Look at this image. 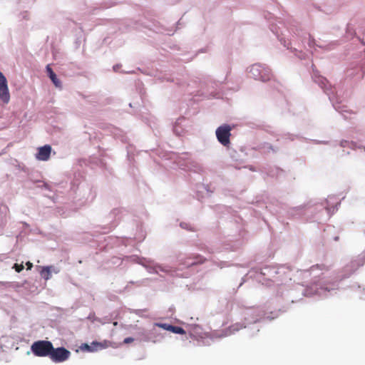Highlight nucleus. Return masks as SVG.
<instances>
[{
  "label": "nucleus",
  "instance_id": "f257e3e1",
  "mask_svg": "<svg viewBox=\"0 0 365 365\" xmlns=\"http://www.w3.org/2000/svg\"><path fill=\"white\" fill-rule=\"evenodd\" d=\"M52 344L49 341H37L32 344L31 349L34 354L38 357L49 356L52 350Z\"/></svg>",
  "mask_w": 365,
  "mask_h": 365
},
{
  "label": "nucleus",
  "instance_id": "f03ea898",
  "mask_svg": "<svg viewBox=\"0 0 365 365\" xmlns=\"http://www.w3.org/2000/svg\"><path fill=\"white\" fill-rule=\"evenodd\" d=\"M71 351L63 346L54 348L50 352L49 358L54 363H61L69 359Z\"/></svg>",
  "mask_w": 365,
  "mask_h": 365
},
{
  "label": "nucleus",
  "instance_id": "7ed1b4c3",
  "mask_svg": "<svg viewBox=\"0 0 365 365\" xmlns=\"http://www.w3.org/2000/svg\"><path fill=\"white\" fill-rule=\"evenodd\" d=\"M230 131L231 128L227 124H224L217 128V139L222 145L227 146L230 144Z\"/></svg>",
  "mask_w": 365,
  "mask_h": 365
},
{
  "label": "nucleus",
  "instance_id": "20e7f679",
  "mask_svg": "<svg viewBox=\"0 0 365 365\" xmlns=\"http://www.w3.org/2000/svg\"><path fill=\"white\" fill-rule=\"evenodd\" d=\"M0 99L4 103H8L10 101V93L7 84V80L4 74L0 71Z\"/></svg>",
  "mask_w": 365,
  "mask_h": 365
},
{
  "label": "nucleus",
  "instance_id": "39448f33",
  "mask_svg": "<svg viewBox=\"0 0 365 365\" xmlns=\"http://www.w3.org/2000/svg\"><path fill=\"white\" fill-rule=\"evenodd\" d=\"M51 147L49 145H45L38 148L36 154V158L41 161H47L50 158Z\"/></svg>",
  "mask_w": 365,
  "mask_h": 365
},
{
  "label": "nucleus",
  "instance_id": "423d86ee",
  "mask_svg": "<svg viewBox=\"0 0 365 365\" xmlns=\"http://www.w3.org/2000/svg\"><path fill=\"white\" fill-rule=\"evenodd\" d=\"M245 328V326L243 324L240 323H235L234 324H232L228 328L225 329L223 331V336H227L231 334H234L237 331Z\"/></svg>",
  "mask_w": 365,
  "mask_h": 365
},
{
  "label": "nucleus",
  "instance_id": "0eeeda50",
  "mask_svg": "<svg viewBox=\"0 0 365 365\" xmlns=\"http://www.w3.org/2000/svg\"><path fill=\"white\" fill-rule=\"evenodd\" d=\"M46 72L51 82L53 83V85L57 87H61V82L56 78V74L54 73L49 65L46 66Z\"/></svg>",
  "mask_w": 365,
  "mask_h": 365
},
{
  "label": "nucleus",
  "instance_id": "6e6552de",
  "mask_svg": "<svg viewBox=\"0 0 365 365\" xmlns=\"http://www.w3.org/2000/svg\"><path fill=\"white\" fill-rule=\"evenodd\" d=\"M261 66L258 64L253 65L250 68V73L252 74L253 77L255 79H260L262 81H264V79L261 76L259 73Z\"/></svg>",
  "mask_w": 365,
  "mask_h": 365
},
{
  "label": "nucleus",
  "instance_id": "1a4fd4ad",
  "mask_svg": "<svg viewBox=\"0 0 365 365\" xmlns=\"http://www.w3.org/2000/svg\"><path fill=\"white\" fill-rule=\"evenodd\" d=\"M41 276L45 279L48 280L51 278V274L50 271V268L48 267H44L42 268L41 271Z\"/></svg>",
  "mask_w": 365,
  "mask_h": 365
},
{
  "label": "nucleus",
  "instance_id": "9d476101",
  "mask_svg": "<svg viewBox=\"0 0 365 365\" xmlns=\"http://www.w3.org/2000/svg\"><path fill=\"white\" fill-rule=\"evenodd\" d=\"M155 326L160 327L169 331H171L173 327V325L166 323H155Z\"/></svg>",
  "mask_w": 365,
  "mask_h": 365
},
{
  "label": "nucleus",
  "instance_id": "9b49d317",
  "mask_svg": "<svg viewBox=\"0 0 365 365\" xmlns=\"http://www.w3.org/2000/svg\"><path fill=\"white\" fill-rule=\"evenodd\" d=\"M171 332H173L174 334H185V331L184 330L183 328H182L180 327H177V326H173Z\"/></svg>",
  "mask_w": 365,
  "mask_h": 365
},
{
  "label": "nucleus",
  "instance_id": "f8f14e48",
  "mask_svg": "<svg viewBox=\"0 0 365 365\" xmlns=\"http://www.w3.org/2000/svg\"><path fill=\"white\" fill-rule=\"evenodd\" d=\"M194 261L187 262V265L192 266V265L197 264L199 263H202L205 261V258H200V257H196Z\"/></svg>",
  "mask_w": 365,
  "mask_h": 365
},
{
  "label": "nucleus",
  "instance_id": "ddd939ff",
  "mask_svg": "<svg viewBox=\"0 0 365 365\" xmlns=\"http://www.w3.org/2000/svg\"><path fill=\"white\" fill-rule=\"evenodd\" d=\"M13 268L16 270V272H20L23 270L24 266L22 264L15 263L13 266Z\"/></svg>",
  "mask_w": 365,
  "mask_h": 365
},
{
  "label": "nucleus",
  "instance_id": "4468645a",
  "mask_svg": "<svg viewBox=\"0 0 365 365\" xmlns=\"http://www.w3.org/2000/svg\"><path fill=\"white\" fill-rule=\"evenodd\" d=\"M134 341V339L132 337H128L124 339V344H128Z\"/></svg>",
  "mask_w": 365,
  "mask_h": 365
},
{
  "label": "nucleus",
  "instance_id": "2eb2a0df",
  "mask_svg": "<svg viewBox=\"0 0 365 365\" xmlns=\"http://www.w3.org/2000/svg\"><path fill=\"white\" fill-rule=\"evenodd\" d=\"M26 266H27V269L31 270L33 267V263L30 261L26 262Z\"/></svg>",
  "mask_w": 365,
  "mask_h": 365
},
{
  "label": "nucleus",
  "instance_id": "dca6fc26",
  "mask_svg": "<svg viewBox=\"0 0 365 365\" xmlns=\"http://www.w3.org/2000/svg\"><path fill=\"white\" fill-rule=\"evenodd\" d=\"M84 346H86V348L88 351H93V349H91V346H89L88 344H86L84 345Z\"/></svg>",
  "mask_w": 365,
  "mask_h": 365
},
{
  "label": "nucleus",
  "instance_id": "f3484780",
  "mask_svg": "<svg viewBox=\"0 0 365 365\" xmlns=\"http://www.w3.org/2000/svg\"><path fill=\"white\" fill-rule=\"evenodd\" d=\"M117 324H118V322H113V325H114V326H116Z\"/></svg>",
  "mask_w": 365,
  "mask_h": 365
}]
</instances>
